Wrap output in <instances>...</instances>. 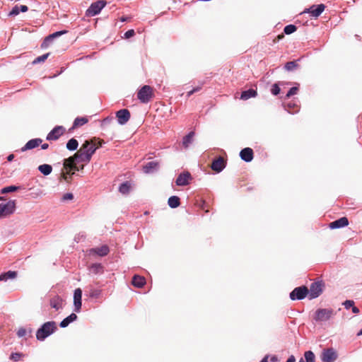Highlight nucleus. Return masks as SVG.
Returning <instances> with one entry per match:
<instances>
[{
	"label": "nucleus",
	"mask_w": 362,
	"mask_h": 362,
	"mask_svg": "<svg viewBox=\"0 0 362 362\" xmlns=\"http://www.w3.org/2000/svg\"><path fill=\"white\" fill-rule=\"evenodd\" d=\"M90 158L89 154L79 149L74 156L64 159L63 165L66 172L62 173V178L69 182L71 178L70 172L71 170H78L77 163L81 162L88 163L90 160Z\"/></svg>",
	"instance_id": "obj_1"
},
{
	"label": "nucleus",
	"mask_w": 362,
	"mask_h": 362,
	"mask_svg": "<svg viewBox=\"0 0 362 362\" xmlns=\"http://www.w3.org/2000/svg\"><path fill=\"white\" fill-rule=\"evenodd\" d=\"M57 330V323L54 321L46 322L36 332V339L42 341L47 337Z\"/></svg>",
	"instance_id": "obj_2"
},
{
	"label": "nucleus",
	"mask_w": 362,
	"mask_h": 362,
	"mask_svg": "<svg viewBox=\"0 0 362 362\" xmlns=\"http://www.w3.org/2000/svg\"><path fill=\"white\" fill-rule=\"evenodd\" d=\"M335 313L332 309L328 308H319L317 309L313 316V320L317 322H322L328 321Z\"/></svg>",
	"instance_id": "obj_3"
},
{
	"label": "nucleus",
	"mask_w": 362,
	"mask_h": 362,
	"mask_svg": "<svg viewBox=\"0 0 362 362\" xmlns=\"http://www.w3.org/2000/svg\"><path fill=\"white\" fill-rule=\"evenodd\" d=\"M153 96V89L150 86L145 85L138 91L137 98L142 103H148Z\"/></svg>",
	"instance_id": "obj_4"
},
{
	"label": "nucleus",
	"mask_w": 362,
	"mask_h": 362,
	"mask_svg": "<svg viewBox=\"0 0 362 362\" xmlns=\"http://www.w3.org/2000/svg\"><path fill=\"white\" fill-rule=\"evenodd\" d=\"M16 208V200H9L5 204H0V218L13 214Z\"/></svg>",
	"instance_id": "obj_5"
},
{
	"label": "nucleus",
	"mask_w": 362,
	"mask_h": 362,
	"mask_svg": "<svg viewBox=\"0 0 362 362\" xmlns=\"http://www.w3.org/2000/svg\"><path fill=\"white\" fill-rule=\"evenodd\" d=\"M107 2L104 0H99L90 4L89 8L86 10V14L87 16H95L99 14L101 10L106 6Z\"/></svg>",
	"instance_id": "obj_6"
},
{
	"label": "nucleus",
	"mask_w": 362,
	"mask_h": 362,
	"mask_svg": "<svg viewBox=\"0 0 362 362\" xmlns=\"http://www.w3.org/2000/svg\"><path fill=\"white\" fill-rule=\"evenodd\" d=\"M308 294V289L306 286H302L295 288L291 293H290V298L292 300H303L304 299L306 296Z\"/></svg>",
	"instance_id": "obj_7"
},
{
	"label": "nucleus",
	"mask_w": 362,
	"mask_h": 362,
	"mask_svg": "<svg viewBox=\"0 0 362 362\" xmlns=\"http://www.w3.org/2000/svg\"><path fill=\"white\" fill-rule=\"evenodd\" d=\"M323 286L324 284L322 281H316L311 284L310 289L308 290L310 299L317 298L322 293Z\"/></svg>",
	"instance_id": "obj_8"
},
{
	"label": "nucleus",
	"mask_w": 362,
	"mask_h": 362,
	"mask_svg": "<svg viewBox=\"0 0 362 362\" xmlns=\"http://www.w3.org/2000/svg\"><path fill=\"white\" fill-rule=\"evenodd\" d=\"M65 132V128L62 126H56L47 135V141L57 140Z\"/></svg>",
	"instance_id": "obj_9"
},
{
	"label": "nucleus",
	"mask_w": 362,
	"mask_h": 362,
	"mask_svg": "<svg viewBox=\"0 0 362 362\" xmlns=\"http://www.w3.org/2000/svg\"><path fill=\"white\" fill-rule=\"evenodd\" d=\"M130 112L127 109H122L116 112L117 122L120 125H124L130 119Z\"/></svg>",
	"instance_id": "obj_10"
},
{
	"label": "nucleus",
	"mask_w": 362,
	"mask_h": 362,
	"mask_svg": "<svg viewBox=\"0 0 362 362\" xmlns=\"http://www.w3.org/2000/svg\"><path fill=\"white\" fill-rule=\"evenodd\" d=\"M337 358V354L333 349H324L321 354L322 362H334Z\"/></svg>",
	"instance_id": "obj_11"
},
{
	"label": "nucleus",
	"mask_w": 362,
	"mask_h": 362,
	"mask_svg": "<svg viewBox=\"0 0 362 362\" xmlns=\"http://www.w3.org/2000/svg\"><path fill=\"white\" fill-rule=\"evenodd\" d=\"M325 6L323 4L313 5L310 8H306L303 13H308L314 18L319 17L324 11Z\"/></svg>",
	"instance_id": "obj_12"
},
{
	"label": "nucleus",
	"mask_w": 362,
	"mask_h": 362,
	"mask_svg": "<svg viewBox=\"0 0 362 362\" xmlns=\"http://www.w3.org/2000/svg\"><path fill=\"white\" fill-rule=\"evenodd\" d=\"M81 298H82V291L81 288H76L74 292V310L76 313H79L81 309Z\"/></svg>",
	"instance_id": "obj_13"
},
{
	"label": "nucleus",
	"mask_w": 362,
	"mask_h": 362,
	"mask_svg": "<svg viewBox=\"0 0 362 362\" xmlns=\"http://www.w3.org/2000/svg\"><path fill=\"white\" fill-rule=\"evenodd\" d=\"M110 252L109 247L106 245H102L101 247L91 248L88 250L90 255H98L100 257L106 256Z\"/></svg>",
	"instance_id": "obj_14"
},
{
	"label": "nucleus",
	"mask_w": 362,
	"mask_h": 362,
	"mask_svg": "<svg viewBox=\"0 0 362 362\" xmlns=\"http://www.w3.org/2000/svg\"><path fill=\"white\" fill-rule=\"evenodd\" d=\"M192 180L191 174L189 172H184L180 173L175 180L177 186H186Z\"/></svg>",
	"instance_id": "obj_15"
},
{
	"label": "nucleus",
	"mask_w": 362,
	"mask_h": 362,
	"mask_svg": "<svg viewBox=\"0 0 362 362\" xmlns=\"http://www.w3.org/2000/svg\"><path fill=\"white\" fill-rule=\"evenodd\" d=\"M225 167L226 161L221 156L214 160L211 166V169L216 173H221Z\"/></svg>",
	"instance_id": "obj_16"
},
{
	"label": "nucleus",
	"mask_w": 362,
	"mask_h": 362,
	"mask_svg": "<svg viewBox=\"0 0 362 362\" xmlns=\"http://www.w3.org/2000/svg\"><path fill=\"white\" fill-rule=\"evenodd\" d=\"M240 157L247 163L252 161L254 158L253 150L249 147L242 149L240 152Z\"/></svg>",
	"instance_id": "obj_17"
},
{
	"label": "nucleus",
	"mask_w": 362,
	"mask_h": 362,
	"mask_svg": "<svg viewBox=\"0 0 362 362\" xmlns=\"http://www.w3.org/2000/svg\"><path fill=\"white\" fill-rule=\"evenodd\" d=\"M42 142V139L40 138L33 139L29 140L24 146L21 148V152L26 151L28 150L33 149L37 147Z\"/></svg>",
	"instance_id": "obj_18"
},
{
	"label": "nucleus",
	"mask_w": 362,
	"mask_h": 362,
	"mask_svg": "<svg viewBox=\"0 0 362 362\" xmlns=\"http://www.w3.org/2000/svg\"><path fill=\"white\" fill-rule=\"evenodd\" d=\"M83 151L89 154V156L91 158L93 154L95 152L97 147L95 144L90 141H86L81 146V148Z\"/></svg>",
	"instance_id": "obj_19"
},
{
	"label": "nucleus",
	"mask_w": 362,
	"mask_h": 362,
	"mask_svg": "<svg viewBox=\"0 0 362 362\" xmlns=\"http://www.w3.org/2000/svg\"><path fill=\"white\" fill-rule=\"evenodd\" d=\"M159 163L158 161H150L148 162L143 167V171L146 174H151L156 172L159 169Z\"/></svg>",
	"instance_id": "obj_20"
},
{
	"label": "nucleus",
	"mask_w": 362,
	"mask_h": 362,
	"mask_svg": "<svg viewBox=\"0 0 362 362\" xmlns=\"http://www.w3.org/2000/svg\"><path fill=\"white\" fill-rule=\"evenodd\" d=\"M349 225V220L346 217H341L336 221H334L329 223V228L331 229H337L344 228Z\"/></svg>",
	"instance_id": "obj_21"
},
{
	"label": "nucleus",
	"mask_w": 362,
	"mask_h": 362,
	"mask_svg": "<svg viewBox=\"0 0 362 362\" xmlns=\"http://www.w3.org/2000/svg\"><path fill=\"white\" fill-rule=\"evenodd\" d=\"M285 110L291 114L296 113L299 111V107L296 102L290 101L284 105Z\"/></svg>",
	"instance_id": "obj_22"
},
{
	"label": "nucleus",
	"mask_w": 362,
	"mask_h": 362,
	"mask_svg": "<svg viewBox=\"0 0 362 362\" xmlns=\"http://www.w3.org/2000/svg\"><path fill=\"white\" fill-rule=\"evenodd\" d=\"M49 304L52 308L59 310L63 308V300L60 297L56 296L50 300Z\"/></svg>",
	"instance_id": "obj_23"
},
{
	"label": "nucleus",
	"mask_w": 362,
	"mask_h": 362,
	"mask_svg": "<svg viewBox=\"0 0 362 362\" xmlns=\"http://www.w3.org/2000/svg\"><path fill=\"white\" fill-rule=\"evenodd\" d=\"M77 315L75 313H71L68 317H65L59 324L62 328H65L69 325L77 320Z\"/></svg>",
	"instance_id": "obj_24"
},
{
	"label": "nucleus",
	"mask_w": 362,
	"mask_h": 362,
	"mask_svg": "<svg viewBox=\"0 0 362 362\" xmlns=\"http://www.w3.org/2000/svg\"><path fill=\"white\" fill-rule=\"evenodd\" d=\"M132 284L136 288H141L146 284V280L143 276L134 275L132 278Z\"/></svg>",
	"instance_id": "obj_25"
},
{
	"label": "nucleus",
	"mask_w": 362,
	"mask_h": 362,
	"mask_svg": "<svg viewBox=\"0 0 362 362\" xmlns=\"http://www.w3.org/2000/svg\"><path fill=\"white\" fill-rule=\"evenodd\" d=\"M257 95V91L252 88H250L241 93L240 99L244 100H248L249 98H255Z\"/></svg>",
	"instance_id": "obj_26"
},
{
	"label": "nucleus",
	"mask_w": 362,
	"mask_h": 362,
	"mask_svg": "<svg viewBox=\"0 0 362 362\" xmlns=\"http://www.w3.org/2000/svg\"><path fill=\"white\" fill-rule=\"evenodd\" d=\"M17 276V272L14 271H8L0 274V281H6L8 279H13Z\"/></svg>",
	"instance_id": "obj_27"
},
{
	"label": "nucleus",
	"mask_w": 362,
	"mask_h": 362,
	"mask_svg": "<svg viewBox=\"0 0 362 362\" xmlns=\"http://www.w3.org/2000/svg\"><path fill=\"white\" fill-rule=\"evenodd\" d=\"M168 206L172 209L178 207L180 204V199L177 196H171L168 200Z\"/></svg>",
	"instance_id": "obj_28"
},
{
	"label": "nucleus",
	"mask_w": 362,
	"mask_h": 362,
	"mask_svg": "<svg viewBox=\"0 0 362 362\" xmlns=\"http://www.w3.org/2000/svg\"><path fill=\"white\" fill-rule=\"evenodd\" d=\"M38 170L44 175H49L52 171V167L49 164H42L38 166Z\"/></svg>",
	"instance_id": "obj_29"
},
{
	"label": "nucleus",
	"mask_w": 362,
	"mask_h": 362,
	"mask_svg": "<svg viewBox=\"0 0 362 362\" xmlns=\"http://www.w3.org/2000/svg\"><path fill=\"white\" fill-rule=\"evenodd\" d=\"M131 184L129 182H124L119 186V192L122 194H127L130 192Z\"/></svg>",
	"instance_id": "obj_30"
},
{
	"label": "nucleus",
	"mask_w": 362,
	"mask_h": 362,
	"mask_svg": "<svg viewBox=\"0 0 362 362\" xmlns=\"http://www.w3.org/2000/svg\"><path fill=\"white\" fill-rule=\"evenodd\" d=\"M103 271V267L100 263L93 264L90 267V272L93 274H98L102 273Z\"/></svg>",
	"instance_id": "obj_31"
},
{
	"label": "nucleus",
	"mask_w": 362,
	"mask_h": 362,
	"mask_svg": "<svg viewBox=\"0 0 362 362\" xmlns=\"http://www.w3.org/2000/svg\"><path fill=\"white\" fill-rule=\"evenodd\" d=\"M194 136V133L193 132H190L185 136H184L182 139V144L185 148H187L189 145L192 142Z\"/></svg>",
	"instance_id": "obj_32"
},
{
	"label": "nucleus",
	"mask_w": 362,
	"mask_h": 362,
	"mask_svg": "<svg viewBox=\"0 0 362 362\" xmlns=\"http://www.w3.org/2000/svg\"><path fill=\"white\" fill-rule=\"evenodd\" d=\"M78 142L74 138L69 139L68 141V142L66 143V148L69 151L76 150L78 148Z\"/></svg>",
	"instance_id": "obj_33"
},
{
	"label": "nucleus",
	"mask_w": 362,
	"mask_h": 362,
	"mask_svg": "<svg viewBox=\"0 0 362 362\" xmlns=\"http://www.w3.org/2000/svg\"><path fill=\"white\" fill-rule=\"evenodd\" d=\"M88 121V120L86 117H76L74 121L72 129L79 126H83L86 124Z\"/></svg>",
	"instance_id": "obj_34"
},
{
	"label": "nucleus",
	"mask_w": 362,
	"mask_h": 362,
	"mask_svg": "<svg viewBox=\"0 0 362 362\" xmlns=\"http://www.w3.org/2000/svg\"><path fill=\"white\" fill-rule=\"evenodd\" d=\"M67 33V30H60L49 35L46 37V42H52L53 40Z\"/></svg>",
	"instance_id": "obj_35"
},
{
	"label": "nucleus",
	"mask_w": 362,
	"mask_h": 362,
	"mask_svg": "<svg viewBox=\"0 0 362 362\" xmlns=\"http://www.w3.org/2000/svg\"><path fill=\"white\" fill-rule=\"evenodd\" d=\"M20 187H19V186H15V185L7 186L1 189V194H7V193L16 192L18 189H19Z\"/></svg>",
	"instance_id": "obj_36"
},
{
	"label": "nucleus",
	"mask_w": 362,
	"mask_h": 362,
	"mask_svg": "<svg viewBox=\"0 0 362 362\" xmlns=\"http://www.w3.org/2000/svg\"><path fill=\"white\" fill-rule=\"evenodd\" d=\"M305 362H315V356L312 351H307L304 353Z\"/></svg>",
	"instance_id": "obj_37"
},
{
	"label": "nucleus",
	"mask_w": 362,
	"mask_h": 362,
	"mask_svg": "<svg viewBox=\"0 0 362 362\" xmlns=\"http://www.w3.org/2000/svg\"><path fill=\"white\" fill-rule=\"evenodd\" d=\"M296 30L297 28L295 25L290 24L284 27V32L286 35H291Z\"/></svg>",
	"instance_id": "obj_38"
},
{
	"label": "nucleus",
	"mask_w": 362,
	"mask_h": 362,
	"mask_svg": "<svg viewBox=\"0 0 362 362\" xmlns=\"http://www.w3.org/2000/svg\"><path fill=\"white\" fill-rule=\"evenodd\" d=\"M49 55V53H46L41 56H39L33 60L32 64H39L41 62H44L48 58Z\"/></svg>",
	"instance_id": "obj_39"
},
{
	"label": "nucleus",
	"mask_w": 362,
	"mask_h": 362,
	"mask_svg": "<svg viewBox=\"0 0 362 362\" xmlns=\"http://www.w3.org/2000/svg\"><path fill=\"white\" fill-rule=\"evenodd\" d=\"M298 66V64L295 61L288 62L285 65V69L288 71H293Z\"/></svg>",
	"instance_id": "obj_40"
},
{
	"label": "nucleus",
	"mask_w": 362,
	"mask_h": 362,
	"mask_svg": "<svg viewBox=\"0 0 362 362\" xmlns=\"http://www.w3.org/2000/svg\"><path fill=\"white\" fill-rule=\"evenodd\" d=\"M354 304L355 303L353 300H346L342 303V305L344 307L346 310L351 308Z\"/></svg>",
	"instance_id": "obj_41"
},
{
	"label": "nucleus",
	"mask_w": 362,
	"mask_h": 362,
	"mask_svg": "<svg viewBox=\"0 0 362 362\" xmlns=\"http://www.w3.org/2000/svg\"><path fill=\"white\" fill-rule=\"evenodd\" d=\"M100 295H101V291L98 290V289L91 290V291L90 293V298H98L100 296Z\"/></svg>",
	"instance_id": "obj_42"
},
{
	"label": "nucleus",
	"mask_w": 362,
	"mask_h": 362,
	"mask_svg": "<svg viewBox=\"0 0 362 362\" xmlns=\"http://www.w3.org/2000/svg\"><path fill=\"white\" fill-rule=\"evenodd\" d=\"M280 88L277 83H274L271 88V92L274 95H277L280 93Z\"/></svg>",
	"instance_id": "obj_43"
},
{
	"label": "nucleus",
	"mask_w": 362,
	"mask_h": 362,
	"mask_svg": "<svg viewBox=\"0 0 362 362\" xmlns=\"http://www.w3.org/2000/svg\"><path fill=\"white\" fill-rule=\"evenodd\" d=\"M20 13L19 6L18 5H16L13 7L11 11L9 12V16H17Z\"/></svg>",
	"instance_id": "obj_44"
},
{
	"label": "nucleus",
	"mask_w": 362,
	"mask_h": 362,
	"mask_svg": "<svg viewBox=\"0 0 362 362\" xmlns=\"http://www.w3.org/2000/svg\"><path fill=\"white\" fill-rule=\"evenodd\" d=\"M298 88L297 87H292L289 89V90L288 91V93H286V98H290L291 96L295 95L297 93V91H298Z\"/></svg>",
	"instance_id": "obj_45"
},
{
	"label": "nucleus",
	"mask_w": 362,
	"mask_h": 362,
	"mask_svg": "<svg viewBox=\"0 0 362 362\" xmlns=\"http://www.w3.org/2000/svg\"><path fill=\"white\" fill-rule=\"evenodd\" d=\"M135 35V32L133 29L129 30L127 32H125L124 37L126 39H129L132 37H133Z\"/></svg>",
	"instance_id": "obj_46"
},
{
	"label": "nucleus",
	"mask_w": 362,
	"mask_h": 362,
	"mask_svg": "<svg viewBox=\"0 0 362 362\" xmlns=\"http://www.w3.org/2000/svg\"><path fill=\"white\" fill-rule=\"evenodd\" d=\"M74 198V195L71 193H66L63 195L62 199V201L71 200Z\"/></svg>",
	"instance_id": "obj_47"
},
{
	"label": "nucleus",
	"mask_w": 362,
	"mask_h": 362,
	"mask_svg": "<svg viewBox=\"0 0 362 362\" xmlns=\"http://www.w3.org/2000/svg\"><path fill=\"white\" fill-rule=\"evenodd\" d=\"M26 333H27L26 329L21 327L18 330L17 335L18 337H23L26 334Z\"/></svg>",
	"instance_id": "obj_48"
},
{
	"label": "nucleus",
	"mask_w": 362,
	"mask_h": 362,
	"mask_svg": "<svg viewBox=\"0 0 362 362\" xmlns=\"http://www.w3.org/2000/svg\"><path fill=\"white\" fill-rule=\"evenodd\" d=\"M21 354L20 353H13L11 354V359L15 361H17L19 360V358H21Z\"/></svg>",
	"instance_id": "obj_49"
},
{
	"label": "nucleus",
	"mask_w": 362,
	"mask_h": 362,
	"mask_svg": "<svg viewBox=\"0 0 362 362\" xmlns=\"http://www.w3.org/2000/svg\"><path fill=\"white\" fill-rule=\"evenodd\" d=\"M19 6V10H20V12H26L28 10V8L27 6L25 5H21V6Z\"/></svg>",
	"instance_id": "obj_50"
},
{
	"label": "nucleus",
	"mask_w": 362,
	"mask_h": 362,
	"mask_svg": "<svg viewBox=\"0 0 362 362\" xmlns=\"http://www.w3.org/2000/svg\"><path fill=\"white\" fill-rule=\"evenodd\" d=\"M351 310H352V313H354V314L359 313V309L356 306H355L354 305L352 306Z\"/></svg>",
	"instance_id": "obj_51"
},
{
	"label": "nucleus",
	"mask_w": 362,
	"mask_h": 362,
	"mask_svg": "<svg viewBox=\"0 0 362 362\" xmlns=\"http://www.w3.org/2000/svg\"><path fill=\"white\" fill-rule=\"evenodd\" d=\"M286 362H296L295 356L293 355L290 356Z\"/></svg>",
	"instance_id": "obj_52"
},
{
	"label": "nucleus",
	"mask_w": 362,
	"mask_h": 362,
	"mask_svg": "<svg viewBox=\"0 0 362 362\" xmlns=\"http://www.w3.org/2000/svg\"><path fill=\"white\" fill-rule=\"evenodd\" d=\"M52 42H46V37L45 38L43 42L42 43V47H47Z\"/></svg>",
	"instance_id": "obj_53"
},
{
	"label": "nucleus",
	"mask_w": 362,
	"mask_h": 362,
	"mask_svg": "<svg viewBox=\"0 0 362 362\" xmlns=\"http://www.w3.org/2000/svg\"><path fill=\"white\" fill-rule=\"evenodd\" d=\"M13 158H14V155L13 154H10L7 157V160L8 162H11V161H12L13 160Z\"/></svg>",
	"instance_id": "obj_54"
},
{
	"label": "nucleus",
	"mask_w": 362,
	"mask_h": 362,
	"mask_svg": "<svg viewBox=\"0 0 362 362\" xmlns=\"http://www.w3.org/2000/svg\"><path fill=\"white\" fill-rule=\"evenodd\" d=\"M111 120H112V118L106 117L103 119V122L104 124H108L111 122Z\"/></svg>",
	"instance_id": "obj_55"
},
{
	"label": "nucleus",
	"mask_w": 362,
	"mask_h": 362,
	"mask_svg": "<svg viewBox=\"0 0 362 362\" xmlns=\"http://www.w3.org/2000/svg\"><path fill=\"white\" fill-rule=\"evenodd\" d=\"M270 361L272 362H277L278 361V358L276 356H272L270 358Z\"/></svg>",
	"instance_id": "obj_56"
},
{
	"label": "nucleus",
	"mask_w": 362,
	"mask_h": 362,
	"mask_svg": "<svg viewBox=\"0 0 362 362\" xmlns=\"http://www.w3.org/2000/svg\"><path fill=\"white\" fill-rule=\"evenodd\" d=\"M48 147H49V144H47V143H45V144L41 145V148L43 149V150L47 149Z\"/></svg>",
	"instance_id": "obj_57"
},
{
	"label": "nucleus",
	"mask_w": 362,
	"mask_h": 362,
	"mask_svg": "<svg viewBox=\"0 0 362 362\" xmlns=\"http://www.w3.org/2000/svg\"><path fill=\"white\" fill-rule=\"evenodd\" d=\"M269 355H266L262 360L260 362H268V358H269Z\"/></svg>",
	"instance_id": "obj_58"
},
{
	"label": "nucleus",
	"mask_w": 362,
	"mask_h": 362,
	"mask_svg": "<svg viewBox=\"0 0 362 362\" xmlns=\"http://www.w3.org/2000/svg\"><path fill=\"white\" fill-rule=\"evenodd\" d=\"M194 91L193 90V89H192V90H191L190 91L187 92V98H189V97H190L192 94H194Z\"/></svg>",
	"instance_id": "obj_59"
},
{
	"label": "nucleus",
	"mask_w": 362,
	"mask_h": 362,
	"mask_svg": "<svg viewBox=\"0 0 362 362\" xmlns=\"http://www.w3.org/2000/svg\"><path fill=\"white\" fill-rule=\"evenodd\" d=\"M202 89V86H197L193 88V90L194 93L199 91Z\"/></svg>",
	"instance_id": "obj_60"
},
{
	"label": "nucleus",
	"mask_w": 362,
	"mask_h": 362,
	"mask_svg": "<svg viewBox=\"0 0 362 362\" xmlns=\"http://www.w3.org/2000/svg\"><path fill=\"white\" fill-rule=\"evenodd\" d=\"M127 18H128L127 17H124V16H122V17L120 18V21H121L122 22H125V21H127Z\"/></svg>",
	"instance_id": "obj_61"
},
{
	"label": "nucleus",
	"mask_w": 362,
	"mask_h": 362,
	"mask_svg": "<svg viewBox=\"0 0 362 362\" xmlns=\"http://www.w3.org/2000/svg\"><path fill=\"white\" fill-rule=\"evenodd\" d=\"M299 362H305L304 358H301L300 360H299Z\"/></svg>",
	"instance_id": "obj_62"
},
{
	"label": "nucleus",
	"mask_w": 362,
	"mask_h": 362,
	"mask_svg": "<svg viewBox=\"0 0 362 362\" xmlns=\"http://www.w3.org/2000/svg\"><path fill=\"white\" fill-rule=\"evenodd\" d=\"M78 171H79L80 170H81V169H83V165H81V167H78Z\"/></svg>",
	"instance_id": "obj_63"
},
{
	"label": "nucleus",
	"mask_w": 362,
	"mask_h": 362,
	"mask_svg": "<svg viewBox=\"0 0 362 362\" xmlns=\"http://www.w3.org/2000/svg\"><path fill=\"white\" fill-rule=\"evenodd\" d=\"M358 335H362V329L360 330V332L358 333Z\"/></svg>",
	"instance_id": "obj_64"
}]
</instances>
